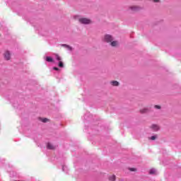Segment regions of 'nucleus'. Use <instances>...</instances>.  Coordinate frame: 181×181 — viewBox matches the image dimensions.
Instances as JSON below:
<instances>
[{"mask_svg":"<svg viewBox=\"0 0 181 181\" xmlns=\"http://www.w3.org/2000/svg\"><path fill=\"white\" fill-rule=\"evenodd\" d=\"M80 23H83V25H90L91 23V20L86 18H79Z\"/></svg>","mask_w":181,"mask_h":181,"instance_id":"nucleus-1","label":"nucleus"},{"mask_svg":"<svg viewBox=\"0 0 181 181\" xmlns=\"http://www.w3.org/2000/svg\"><path fill=\"white\" fill-rule=\"evenodd\" d=\"M104 40L107 43H111L112 42V40H113L112 36H111L110 35H105V37H104Z\"/></svg>","mask_w":181,"mask_h":181,"instance_id":"nucleus-2","label":"nucleus"},{"mask_svg":"<svg viewBox=\"0 0 181 181\" xmlns=\"http://www.w3.org/2000/svg\"><path fill=\"white\" fill-rule=\"evenodd\" d=\"M4 57L5 60H11V52L9 51H5L4 54Z\"/></svg>","mask_w":181,"mask_h":181,"instance_id":"nucleus-3","label":"nucleus"},{"mask_svg":"<svg viewBox=\"0 0 181 181\" xmlns=\"http://www.w3.org/2000/svg\"><path fill=\"white\" fill-rule=\"evenodd\" d=\"M150 128L153 129V131L157 132L160 129V127L158 124H152Z\"/></svg>","mask_w":181,"mask_h":181,"instance_id":"nucleus-4","label":"nucleus"},{"mask_svg":"<svg viewBox=\"0 0 181 181\" xmlns=\"http://www.w3.org/2000/svg\"><path fill=\"white\" fill-rule=\"evenodd\" d=\"M139 112H140V114H146V113L149 112V108L144 107L143 109H140Z\"/></svg>","mask_w":181,"mask_h":181,"instance_id":"nucleus-5","label":"nucleus"},{"mask_svg":"<svg viewBox=\"0 0 181 181\" xmlns=\"http://www.w3.org/2000/svg\"><path fill=\"white\" fill-rule=\"evenodd\" d=\"M110 84L113 87H118V86H119V82H118L117 81H110Z\"/></svg>","mask_w":181,"mask_h":181,"instance_id":"nucleus-6","label":"nucleus"},{"mask_svg":"<svg viewBox=\"0 0 181 181\" xmlns=\"http://www.w3.org/2000/svg\"><path fill=\"white\" fill-rule=\"evenodd\" d=\"M130 9L132 11H133L134 12H135L136 11H139V9H141V7L137 6H130Z\"/></svg>","mask_w":181,"mask_h":181,"instance_id":"nucleus-7","label":"nucleus"},{"mask_svg":"<svg viewBox=\"0 0 181 181\" xmlns=\"http://www.w3.org/2000/svg\"><path fill=\"white\" fill-rule=\"evenodd\" d=\"M47 149L54 150L56 149V146H54L53 144L48 143L47 145Z\"/></svg>","mask_w":181,"mask_h":181,"instance_id":"nucleus-8","label":"nucleus"},{"mask_svg":"<svg viewBox=\"0 0 181 181\" xmlns=\"http://www.w3.org/2000/svg\"><path fill=\"white\" fill-rule=\"evenodd\" d=\"M108 179L110 181H115L117 179V177L115 176V175H110Z\"/></svg>","mask_w":181,"mask_h":181,"instance_id":"nucleus-9","label":"nucleus"},{"mask_svg":"<svg viewBox=\"0 0 181 181\" xmlns=\"http://www.w3.org/2000/svg\"><path fill=\"white\" fill-rule=\"evenodd\" d=\"M110 46L112 47H115L116 46H118V41H112L110 42Z\"/></svg>","mask_w":181,"mask_h":181,"instance_id":"nucleus-10","label":"nucleus"},{"mask_svg":"<svg viewBox=\"0 0 181 181\" xmlns=\"http://www.w3.org/2000/svg\"><path fill=\"white\" fill-rule=\"evenodd\" d=\"M45 60H46V62H48L49 63L53 62V58H52L51 57H46Z\"/></svg>","mask_w":181,"mask_h":181,"instance_id":"nucleus-11","label":"nucleus"},{"mask_svg":"<svg viewBox=\"0 0 181 181\" xmlns=\"http://www.w3.org/2000/svg\"><path fill=\"white\" fill-rule=\"evenodd\" d=\"M62 46L64 47H66V49H69V50H72L73 49V48L71 47H70V45H67L66 44H64V45H62Z\"/></svg>","mask_w":181,"mask_h":181,"instance_id":"nucleus-12","label":"nucleus"},{"mask_svg":"<svg viewBox=\"0 0 181 181\" xmlns=\"http://www.w3.org/2000/svg\"><path fill=\"white\" fill-rule=\"evenodd\" d=\"M150 175H155L156 173V170L155 169H151L149 171Z\"/></svg>","mask_w":181,"mask_h":181,"instance_id":"nucleus-13","label":"nucleus"},{"mask_svg":"<svg viewBox=\"0 0 181 181\" xmlns=\"http://www.w3.org/2000/svg\"><path fill=\"white\" fill-rule=\"evenodd\" d=\"M40 121H42V122H49V119H47V118H41Z\"/></svg>","mask_w":181,"mask_h":181,"instance_id":"nucleus-14","label":"nucleus"},{"mask_svg":"<svg viewBox=\"0 0 181 181\" xmlns=\"http://www.w3.org/2000/svg\"><path fill=\"white\" fill-rule=\"evenodd\" d=\"M158 138V135L152 136L151 137L149 138L151 141H155Z\"/></svg>","mask_w":181,"mask_h":181,"instance_id":"nucleus-15","label":"nucleus"},{"mask_svg":"<svg viewBox=\"0 0 181 181\" xmlns=\"http://www.w3.org/2000/svg\"><path fill=\"white\" fill-rule=\"evenodd\" d=\"M55 56H56V59H57V60H58L59 62H61V60H62V57H60V56H59V54H55Z\"/></svg>","mask_w":181,"mask_h":181,"instance_id":"nucleus-16","label":"nucleus"},{"mask_svg":"<svg viewBox=\"0 0 181 181\" xmlns=\"http://www.w3.org/2000/svg\"><path fill=\"white\" fill-rule=\"evenodd\" d=\"M129 170H130V172H136V168H129Z\"/></svg>","mask_w":181,"mask_h":181,"instance_id":"nucleus-17","label":"nucleus"},{"mask_svg":"<svg viewBox=\"0 0 181 181\" xmlns=\"http://www.w3.org/2000/svg\"><path fill=\"white\" fill-rule=\"evenodd\" d=\"M59 67H64V65L63 64V62L62 61L59 62Z\"/></svg>","mask_w":181,"mask_h":181,"instance_id":"nucleus-18","label":"nucleus"},{"mask_svg":"<svg viewBox=\"0 0 181 181\" xmlns=\"http://www.w3.org/2000/svg\"><path fill=\"white\" fill-rule=\"evenodd\" d=\"M154 108H156L157 110H160V106L159 105H155Z\"/></svg>","mask_w":181,"mask_h":181,"instance_id":"nucleus-19","label":"nucleus"},{"mask_svg":"<svg viewBox=\"0 0 181 181\" xmlns=\"http://www.w3.org/2000/svg\"><path fill=\"white\" fill-rule=\"evenodd\" d=\"M153 1L155 2L156 4H158L160 2V0H153Z\"/></svg>","mask_w":181,"mask_h":181,"instance_id":"nucleus-20","label":"nucleus"},{"mask_svg":"<svg viewBox=\"0 0 181 181\" xmlns=\"http://www.w3.org/2000/svg\"><path fill=\"white\" fill-rule=\"evenodd\" d=\"M53 69H54V70H56L57 71H59V68H57V67H54Z\"/></svg>","mask_w":181,"mask_h":181,"instance_id":"nucleus-21","label":"nucleus"}]
</instances>
